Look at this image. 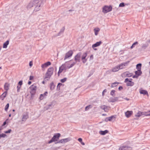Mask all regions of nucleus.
I'll list each match as a JSON object with an SVG mask.
<instances>
[{
    "label": "nucleus",
    "mask_w": 150,
    "mask_h": 150,
    "mask_svg": "<svg viewBox=\"0 0 150 150\" xmlns=\"http://www.w3.org/2000/svg\"><path fill=\"white\" fill-rule=\"evenodd\" d=\"M6 122H5L4 123V124H3V125H5V124H6Z\"/></svg>",
    "instance_id": "61"
},
{
    "label": "nucleus",
    "mask_w": 150,
    "mask_h": 150,
    "mask_svg": "<svg viewBox=\"0 0 150 150\" xmlns=\"http://www.w3.org/2000/svg\"><path fill=\"white\" fill-rule=\"evenodd\" d=\"M144 116H150V111H148L147 112H144Z\"/></svg>",
    "instance_id": "28"
},
{
    "label": "nucleus",
    "mask_w": 150,
    "mask_h": 150,
    "mask_svg": "<svg viewBox=\"0 0 150 150\" xmlns=\"http://www.w3.org/2000/svg\"><path fill=\"white\" fill-rule=\"evenodd\" d=\"M100 108L104 110L105 112H107L109 110V108L106 106L103 105L100 106Z\"/></svg>",
    "instance_id": "21"
},
{
    "label": "nucleus",
    "mask_w": 150,
    "mask_h": 150,
    "mask_svg": "<svg viewBox=\"0 0 150 150\" xmlns=\"http://www.w3.org/2000/svg\"><path fill=\"white\" fill-rule=\"evenodd\" d=\"M47 93H47V91L45 92L44 93V94H43V96H46L47 95Z\"/></svg>",
    "instance_id": "52"
},
{
    "label": "nucleus",
    "mask_w": 150,
    "mask_h": 150,
    "mask_svg": "<svg viewBox=\"0 0 150 150\" xmlns=\"http://www.w3.org/2000/svg\"><path fill=\"white\" fill-rule=\"evenodd\" d=\"M93 50H97V49L96 48H93Z\"/></svg>",
    "instance_id": "63"
},
{
    "label": "nucleus",
    "mask_w": 150,
    "mask_h": 150,
    "mask_svg": "<svg viewBox=\"0 0 150 150\" xmlns=\"http://www.w3.org/2000/svg\"><path fill=\"white\" fill-rule=\"evenodd\" d=\"M53 70L54 69L52 67H50L47 70V72L46 74L45 77L44 79H46L48 78L49 79L50 78L53 74Z\"/></svg>",
    "instance_id": "3"
},
{
    "label": "nucleus",
    "mask_w": 150,
    "mask_h": 150,
    "mask_svg": "<svg viewBox=\"0 0 150 150\" xmlns=\"http://www.w3.org/2000/svg\"><path fill=\"white\" fill-rule=\"evenodd\" d=\"M7 93V91H5L0 96V97L2 100H3L4 98L6 97Z\"/></svg>",
    "instance_id": "20"
},
{
    "label": "nucleus",
    "mask_w": 150,
    "mask_h": 150,
    "mask_svg": "<svg viewBox=\"0 0 150 150\" xmlns=\"http://www.w3.org/2000/svg\"><path fill=\"white\" fill-rule=\"evenodd\" d=\"M31 83V81H29L28 83L29 85H30Z\"/></svg>",
    "instance_id": "57"
},
{
    "label": "nucleus",
    "mask_w": 150,
    "mask_h": 150,
    "mask_svg": "<svg viewBox=\"0 0 150 150\" xmlns=\"http://www.w3.org/2000/svg\"><path fill=\"white\" fill-rule=\"evenodd\" d=\"M127 65V63H124L122 64L119 66H118L120 68V69H123L125 68V67Z\"/></svg>",
    "instance_id": "18"
},
{
    "label": "nucleus",
    "mask_w": 150,
    "mask_h": 150,
    "mask_svg": "<svg viewBox=\"0 0 150 150\" xmlns=\"http://www.w3.org/2000/svg\"><path fill=\"white\" fill-rule=\"evenodd\" d=\"M50 89L51 90H53L55 87V85L53 82H52L50 85Z\"/></svg>",
    "instance_id": "25"
},
{
    "label": "nucleus",
    "mask_w": 150,
    "mask_h": 150,
    "mask_svg": "<svg viewBox=\"0 0 150 150\" xmlns=\"http://www.w3.org/2000/svg\"><path fill=\"white\" fill-rule=\"evenodd\" d=\"M44 98V96L43 94H41L40 97V99L41 100H42Z\"/></svg>",
    "instance_id": "42"
},
{
    "label": "nucleus",
    "mask_w": 150,
    "mask_h": 150,
    "mask_svg": "<svg viewBox=\"0 0 150 150\" xmlns=\"http://www.w3.org/2000/svg\"><path fill=\"white\" fill-rule=\"evenodd\" d=\"M33 79V76H30V80H32Z\"/></svg>",
    "instance_id": "51"
},
{
    "label": "nucleus",
    "mask_w": 150,
    "mask_h": 150,
    "mask_svg": "<svg viewBox=\"0 0 150 150\" xmlns=\"http://www.w3.org/2000/svg\"><path fill=\"white\" fill-rule=\"evenodd\" d=\"M138 44V42H135L132 45V46L130 48L131 49H132L135 47V45H137Z\"/></svg>",
    "instance_id": "34"
},
{
    "label": "nucleus",
    "mask_w": 150,
    "mask_h": 150,
    "mask_svg": "<svg viewBox=\"0 0 150 150\" xmlns=\"http://www.w3.org/2000/svg\"><path fill=\"white\" fill-rule=\"evenodd\" d=\"M33 65V62L32 61H31L29 63V65L30 67H31Z\"/></svg>",
    "instance_id": "40"
},
{
    "label": "nucleus",
    "mask_w": 150,
    "mask_h": 150,
    "mask_svg": "<svg viewBox=\"0 0 150 150\" xmlns=\"http://www.w3.org/2000/svg\"><path fill=\"white\" fill-rule=\"evenodd\" d=\"M28 115L27 114L23 115H22V121L23 122H25L26 120L28 118Z\"/></svg>",
    "instance_id": "14"
},
{
    "label": "nucleus",
    "mask_w": 150,
    "mask_h": 150,
    "mask_svg": "<svg viewBox=\"0 0 150 150\" xmlns=\"http://www.w3.org/2000/svg\"><path fill=\"white\" fill-rule=\"evenodd\" d=\"M87 55V52L84 53L82 55H81V59L82 62L83 63H85L87 60V59L86 58Z\"/></svg>",
    "instance_id": "8"
},
{
    "label": "nucleus",
    "mask_w": 150,
    "mask_h": 150,
    "mask_svg": "<svg viewBox=\"0 0 150 150\" xmlns=\"http://www.w3.org/2000/svg\"><path fill=\"white\" fill-rule=\"evenodd\" d=\"M107 92V90L106 89H105L104 90V91H103L102 93V96H103L104 95V93H105L106 92Z\"/></svg>",
    "instance_id": "47"
},
{
    "label": "nucleus",
    "mask_w": 150,
    "mask_h": 150,
    "mask_svg": "<svg viewBox=\"0 0 150 150\" xmlns=\"http://www.w3.org/2000/svg\"><path fill=\"white\" fill-rule=\"evenodd\" d=\"M127 147L125 146H122L120 147L119 149V150H125L127 149Z\"/></svg>",
    "instance_id": "32"
},
{
    "label": "nucleus",
    "mask_w": 150,
    "mask_h": 150,
    "mask_svg": "<svg viewBox=\"0 0 150 150\" xmlns=\"http://www.w3.org/2000/svg\"><path fill=\"white\" fill-rule=\"evenodd\" d=\"M120 69V68L118 66L116 67L113 69V71L116 72L118 71Z\"/></svg>",
    "instance_id": "31"
},
{
    "label": "nucleus",
    "mask_w": 150,
    "mask_h": 150,
    "mask_svg": "<svg viewBox=\"0 0 150 150\" xmlns=\"http://www.w3.org/2000/svg\"><path fill=\"white\" fill-rule=\"evenodd\" d=\"M132 79H126L125 81V82L127 83V86H132L134 84V82L132 81Z\"/></svg>",
    "instance_id": "5"
},
{
    "label": "nucleus",
    "mask_w": 150,
    "mask_h": 150,
    "mask_svg": "<svg viewBox=\"0 0 150 150\" xmlns=\"http://www.w3.org/2000/svg\"><path fill=\"white\" fill-rule=\"evenodd\" d=\"M125 74L126 75V76L128 77H130L132 76V73H129L127 72H125Z\"/></svg>",
    "instance_id": "29"
},
{
    "label": "nucleus",
    "mask_w": 150,
    "mask_h": 150,
    "mask_svg": "<svg viewBox=\"0 0 150 150\" xmlns=\"http://www.w3.org/2000/svg\"><path fill=\"white\" fill-rule=\"evenodd\" d=\"M112 116H111L110 117L106 118L105 119V120L106 122H107L108 121H110L112 120Z\"/></svg>",
    "instance_id": "30"
},
{
    "label": "nucleus",
    "mask_w": 150,
    "mask_h": 150,
    "mask_svg": "<svg viewBox=\"0 0 150 150\" xmlns=\"http://www.w3.org/2000/svg\"><path fill=\"white\" fill-rule=\"evenodd\" d=\"M62 84L61 83H59L58 84L57 87L58 88L59 86H60L62 85Z\"/></svg>",
    "instance_id": "55"
},
{
    "label": "nucleus",
    "mask_w": 150,
    "mask_h": 150,
    "mask_svg": "<svg viewBox=\"0 0 150 150\" xmlns=\"http://www.w3.org/2000/svg\"><path fill=\"white\" fill-rule=\"evenodd\" d=\"M9 84L7 83H6L4 85V89L6 91H7L9 89Z\"/></svg>",
    "instance_id": "19"
},
{
    "label": "nucleus",
    "mask_w": 150,
    "mask_h": 150,
    "mask_svg": "<svg viewBox=\"0 0 150 150\" xmlns=\"http://www.w3.org/2000/svg\"><path fill=\"white\" fill-rule=\"evenodd\" d=\"M45 64L47 67L51 65V62H47Z\"/></svg>",
    "instance_id": "38"
},
{
    "label": "nucleus",
    "mask_w": 150,
    "mask_h": 150,
    "mask_svg": "<svg viewBox=\"0 0 150 150\" xmlns=\"http://www.w3.org/2000/svg\"><path fill=\"white\" fill-rule=\"evenodd\" d=\"M9 117H10L11 116V114H9Z\"/></svg>",
    "instance_id": "64"
},
{
    "label": "nucleus",
    "mask_w": 150,
    "mask_h": 150,
    "mask_svg": "<svg viewBox=\"0 0 150 150\" xmlns=\"http://www.w3.org/2000/svg\"><path fill=\"white\" fill-rule=\"evenodd\" d=\"M65 30V27H63L60 30V31L57 34L54 35V37L60 36L64 32Z\"/></svg>",
    "instance_id": "11"
},
{
    "label": "nucleus",
    "mask_w": 150,
    "mask_h": 150,
    "mask_svg": "<svg viewBox=\"0 0 150 150\" xmlns=\"http://www.w3.org/2000/svg\"><path fill=\"white\" fill-rule=\"evenodd\" d=\"M6 136V135L4 134H0V139L1 137H5Z\"/></svg>",
    "instance_id": "36"
},
{
    "label": "nucleus",
    "mask_w": 150,
    "mask_h": 150,
    "mask_svg": "<svg viewBox=\"0 0 150 150\" xmlns=\"http://www.w3.org/2000/svg\"><path fill=\"white\" fill-rule=\"evenodd\" d=\"M44 0H35L30 1L27 6L28 10L34 12L39 11L40 6L43 4Z\"/></svg>",
    "instance_id": "1"
},
{
    "label": "nucleus",
    "mask_w": 150,
    "mask_h": 150,
    "mask_svg": "<svg viewBox=\"0 0 150 150\" xmlns=\"http://www.w3.org/2000/svg\"><path fill=\"white\" fill-rule=\"evenodd\" d=\"M47 67L46 66V65H45V64L44 63L43 64H42L41 66V67L42 68H45L46 67Z\"/></svg>",
    "instance_id": "41"
},
{
    "label": "nucleus",
    "mask_w": 150,
    "mask_h": 150,
    "mask_svg": "<svg viewBox=\"0 0 150 150\" xmlns=\"http://www.w3.org/2000/svg\"><path fill=\"white\" fill-rule=\"evenodd\" d=\"M71 140V139L70 138H68L66 139H62L59 140V142L57 143H64L68 142Z\"/></svg>",
    "instance_id": "10"
},
{
    "label": "nucleus",
    "mask_w": 150,
    "mask_h": 150,
    "mask_svg": "<svg viewBox=\"0 0 150 150\" xmlns=\"http://www.w3.org/2000/svg\"><path fill=\"white\" fill-rule=\"evenodd\" d=\"M141 116H144V112H141L140 111H139L135 115V116L136 117H139Z\"/></svg>",
    "instance_id": "15"
},
{
    "label": "nucleus",
    "mask_w": 150,
    "mask_h": 150,
    "mask_svg": "<svg viewBox=\"0 0 150 150\" xmlns=\"http://www.w3.org/2000/svg\"><path fill=\"white\" fill-rule=\"evenodd\" d=\"M52 105H48V108H47V109H50V107L51 106H52Z\"/></svg>",
    "instance_id": "56"
},
{
    "label": "nucleus",
    "mask_w": 150,
    "mask_h": 150,
    "mask_svg": "<svg viewBox=\"0 0 150 150\" xmlns=\"http://www.w3.org/2000/svg\"><path fill=\"white\" fill-rule=\"evenodd\" d=\"M67 78H64L63 79H61L60 81L62 83H64L65 81H66L67 80Z\"/></svg>",
    "instance_id": "37"
},
{
    "label": "nucleus",
    "mask_w": 150,
    "mask_h": 150,
    "mask_svg": "<svg viewBox=\"0 0 150 150\" xmlns=\"http://www.w3.org/2000/svg\"><path fill=\"white\" fill-rule=\"evenodd\" d=\"M81 56V53L80 52L78 53L74 57L75 61L76 62H80Z\"/></svg>",
    "instance_id": "7"
},
{
    "label": "nucleus",
    "mask_w": 150,
    "mask_h": 150,
    "mask_svg": "<svg viewBox=\"0 0 150 150\" xmlns=\"http://www.w3.org/2000/svg\"><path fill=\"white\" fill-rule=\"evenodd\" d=\"M11 129H9L8 130L5 132V133H10L11 131Z\"/></svg>",
    "instance_id": "45"
},
{
    "label": "nucleus",
    "mask_w": 150,
    "mask_h": 150,
    "mask_svg": "<svg viewBox=\"0 0 150 150\" xmlns=\"http://www.w3.org/2000/svg\"><path fill=\"white\" fill-rule=\"evenodd\" d=\"M142 64L140 63L136 65V68L138 70L141 71Z\"/></svg>",
    "instance_id": "26"
},
{
    "label": "nucleus",
    "mask_w": 150,
    "mask_h": 150,
    "mask_svg": "<svg viewBox=\"0 0 150 150\" xmlns=\"http://www.w3.org/2000/svg\"><path fill=\"white\" fill-rule=\"evenodd\" d=\"M21 88V86H19L18 85L17 86V91L18 92L19 91L20 89Z\"/></svg>",
    "instance_id": "43"
},
{
    "label": "nucleus",
    "mask_w": 150,
    "mask_h": 150,
    "mask_svg": "<svg viewBox=\"0 0 150 150\" xmlns=\"http://www.w3.org/2000/svg\"><path fill=\"white\" fill-rule=\"evenodd\" d=\"M118 84V83H113V85H115V84Z\"/></svg>",
    "instance_id": "60"
},
{
    "label": "nucleus",
    "mask_w": 150,
    "mask_h": 150,
    "mask_svg": "<svg viewBox=\"0 0 150 150\" xmlns=\"http://www.w3.org/2000/svg\"><path fill=\"white\" fill-rule=\"evenodd\" d=\"M22 84H23L22 81H21L19 82L18 83V85L21 86L22 85Z\"/></svg>",
    "instance_id": "44"
},
{
    "label": "nucleus",
    "mask_w": 150,
    "mask_h": 150,
    "mask_svg": "<svg viewBox=\"0 0 150 150\" xmlns=\"http://www.w3.org/2000/svg\"><path fill=\"white\" fill-rule=\"evenodd\" d=\"M102 42L101 41H100L98 42H96L95 44H93L92 46V47L93 48L95 47H96L100 46V44L102 43Z\"/></svg>",
    "instance_id": "16"
},
{
    "label": "nucleus",
    "mask_w": 150,
    "mask_h": 150,
    "mask_svg": "<svg viewBox=\"0 0 150 150\" xmlns=\"http://www.w3.org/2000/svg\"><path fill=\"white\" fill-rule=\"evenodd\" d=\"M93 58V55H91L90 57V59L92 60Z\"/></svg>",
    "instance_id": "50"
},
{
    "label": "nucleus",
    "mask_w": 150,
    "mask_h": 150,
    "mask_svg": "<svg viewBox=\"0 0 150 150\" xmlns=\"http://www.w3.org/2000/svg\"><path fill=\"white\" fill-rule=\"evenodd\" d=\"M147 47V45H145L144 44L142 45V48H146Z\"/></svg>",
    "instance_id": "48"
},
{
    "label": "nucleus",
    "mask_w": 150,
    "mask_h": 150,
    "mask_svg": "<svg viewBox=\"0 0 150 150\" xmlns=\"http://www.w3.org/2000/svg\"><path fill=\"white\" fill-rule=\"evenodd\" d=\"M132 111H127L125 112V115L127 118L130 117L133 114Z\"/></svg>",
    "instance_id": "12"
},
{
    "label": "nucleus",
    "mask_w": 150,
    "mask_h": 150,
    "mask_svg": "<svg viewBox=\"0 0 150 150\" xmlns=\"http://www.w3.org/2000/svg\"><path fill=\"white\" fill-rule=\"evenodd\" d=\"M102 12L104 13H106L111 11L112 9L111 5H105L102 8Z\"/></svg>",
    "instance_id": "2"
},
{
    "label": "nucleus",
    "mask_w": 150,
    "mask_h": 150,
    "mask_svg": "<svg viewBox=\"0 0 150 150\" xmlns=\"http://www.w3.org/2000/svg\"><path fill=\"white\" fill-rule=\"evenodd\" d=\"M62 71L63 69H61L60 68L59 69V70L58 72V76H59V74L62 72Z\"/></svg>",
    "instance_id": "46"
},
{
    "label": "nucleus",
    "mask_w": 150,
    "mask_h": 150,
    "mask_svg": "<svg viewBox=\"0 0 150 150\" xmlns=\"http://www.w3.org/2000/svg\"><path fill=\"white\" fill-rule=\"evenodd\" d=\"M81 143L83 145H85V143L84 142H81Z\"/></svg>",
    "instance_id": "58"
},
{
    "label": "nucleus",
    "mask_w": 150,
    "mask_h": 150,
    "mask_svg": "<svg viewBox=\"0 0 150 150\" xmlns=\"http://www.w3.org/2000/svg\"><path fill=\"white\" fill-rule=\"evenodd\" d=\"M60 136V134L59 133L56 134L54 136L52 139L48 142V143L50 144L53 142L57 141Z\"/></svg>",
    "instance_id": "4"
},
{
    "label": "nucleus",
    "mask_w": 150,
    "mask_h": 150,
    "mask_svg": "<svg viewBox=\"0 0 150 150\" xmlns=\"http://www.w3.org/2000/svg\"><path fill=\"white\" fill-rule=\"evenodd\" d=\"M36 86L34 85H32L30 87V93L32 95H33L35 92V91L36 89Z\"/></svg>",
    "instance_id": "9"
},
{
    "label": "nucleus",
    "mask_w": 150,
    "mask_h": 150,
    "mask_svg": "<svg viewBox=\"0 0 150 150\" xmlns=\"http://www.w3.org/2000/svg\"><path fill=\"white\" fill-rule=\"evenodd\" d=\"M118 89L119 90H120L122 89V86H120L119 87Z\"/></svg>",
    "instance_id": "53"
},
{
    "label": "nucleus",
    "mask_w": 150,
    "mask_h": 150,
    "mask_svg": "<svg viewBox=\"0 0 150 150\" xmlns=\"http://www.w3.org/2000/svg\"><path fill=\"white\" fill-rule=\"evenodd\" d=\"M108 132V131L107 130H105L104 131H100L99 132V133L102 135H104Z\"/></svg>",
    "instance_id": "23"
},
{
    "label": "nucleus",
    "mask_w": 150,
    "mask_h": 150,
    "mask_svg": "<svg viewBox=\"0 0 150 150\" xmlns=\"http://www.w3.org/2000/svg\"><path fill=\"white\" fill-rule=\"evenodd\" d=\"M76 63V62L75 61L72 62H69V66H68L67 67L68 68H70L73 66Z\"/></svg>",
    "instance_id": "17"
},
{
    "label": "nucleus",
    "mask_w": 150,
    "mask_h": 150,
    "mask_svg": "<svg viewBox=\"0 0 150 150\" xmlns=\"http://www.w3.org/2000/svg\"><path fill=\"white\" fill-rule=\"evenodd\" d=\"M73 53V52L72 50L69 51L65 54L64 60H65L68 58L71 57L72 56Z\"/></svg>",
    "instance_id": "6"
},
{
    "label": "nucleus",
    "mask_w": 150,
    "mask_h": 150,
    "mask_svg": "<svg viewBox=\"0 0 150 150\" xmlns=\"http://www.w3.org/2000/svg\"><path fill=\"white\" fill-rule=\"evenodd\" d=\"M125 6V4L124 3H121L119 5V7H124Z\"/></svg>",
    "instance_id": "39"
},
{
    "label": "nucleus",
    "mask_w": 150,
    "mask_h": 150,
    "mask_svg": "<svg viewBox=\"0 0 150 150\" xmlns=\"http://www.w3.org/2000/svg\"><path fill=\"white\" fill-rule=\"evenodd\" d=\"M9 106V104L8 103H7L6 106H5V111H7L8 110V108Z\"/></svg>",
    "instance_id": "35"
},
{
    "label": "nucleus",
    "mask_w": 150,
    "mask_h": 150,
    "mask_svg": "<svg viewBox=\"0 0 150 150\" xmlns=\"http://www.w3.org/2000/svg\"><path fill=\"white\" fill-rule=\"evenodd\" d=\"M78 140L81 143L82 142V139L81 138L78 139Z\"/></svg>",
    "instance_id": "49"
},
{
    "label": "nucleus",
    "mask_w": 150,
    "mask_h": 150,
    "mask_svg": "<svg viewBox=\"0 0 150 150\" xmlns=\"http://www.w3.org/2000/svg\"><path fill=\"white\" fill-rule=\"evenodd\" d=\"M139 92L140 94H143L144 95H147L148 96H149L147 91L145 90H143L142 89H140L139 90Z\"/></svg>",
    "instance_id": "13"
},
{
    "label": "nucleus",
    "mask_w": 150,
    "mask_h": 150,
    "mask_svg": "<svg viewBox=\"0 0 150 150\" xmlns=\"http://www.w3.org/2000/svg\"><path fill=\"white\" fill-rule=\"evenodd\" d=\"M118 100V98H116V99H115V100H113V102L115 101H116V100Z\"/></svg>",
    "instance_id": "59"
},
{
    "label": "nucleus",
    "mask_w": 150,
    "mask_h": 150,
    "mask_svg": "<svg viewBox=\"0 0 150 150\" xmlns=\"http://www.w3.org/2000/svg\"><path fill=\"white\" fill-rule=\"evenodd\" d=\"M100 30V29L98 28H96L94 29V31L95 33V35H98Z\"/></svg>",
    "instance_id": "22"
},
{
    "label": "nucleus",
    "mask_w": 150,
    "mask_h": 150,
    "mask_svg": "<svg viewBox=\"0 0 150 150\" xmlns=\"http://www.w3.org/2000/svg\"><path fill=\"white\" fill-rule=\"evenodd\" d=\"M112 90L111 91V94L112 95Z\"/></svg>",
    "instance_id": "62"
},
{
    "label": "nucleus",
    "mask_w": 150,
    "mask_h": 150,
    "mask_svg": "<svg viewBox=\"0 0 150 150\" xmlns=\"http://www.w3.org/2000/svg\"><path fill=\"white\" fill-rule=\"evenodd\" d=\"M92 107V106L91 105H89L87 106H86L85 108V110L87 111L90 108H91Z\"/></svg>",
    "instance_id": "33"
},
{
    "label": "nucleus",
    "mask_w": 150,
    "mask_h": 150,
    "mask_svg": "<svg viewBox=\"0 0 150 150\" xmlns=\"http://www.w3.org/2000/svg\"><path fill=\"white\" fill-rule=\"evenodd\" d=\"M9 43V40H7L3 44V47L4 48H6L7 47V45H8Z\"/></svg>",
    "instance_id": "24"
},
{
    "label": "nucleus",
    "mask_w": 150,
    "mask_h": 150,
    "mask_svg": "<svg viewBox=\"0 0 150 150\" xmlns=\"http://www.w3.org/2000/svg\"><path fill=\"white\" fill-rule=\"evenodd\" d=\"M138 77V76L137 75H135L133 76L132 77H133V78H137Z\"/></svg>",
    "instance_id": "54"
},
{
    "label": "nucleus",
    "mask_w": 150,
    "mask_h": 150,
    "mask_svg": "<svg viewBox=\"0 0 150 150\" xmlns=\"http://www.w3.org/2000/svg\"><path fill=\"white\" fill-rule=\"evenodd\" d=\"M135 74L136 75L138 76L141 74L142 72L141 71L137 70V71H135Z\"/></svg>",
    "instance_id": "27"
}]
</instances>
